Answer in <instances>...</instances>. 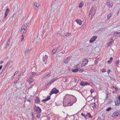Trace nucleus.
Masks as SVG:
<instances>
[{"label":"nucleus","mask_w":120,"mask_h":120,"mask_svg":"<svg viewBox=\"0 0 120 120\" xmlns=\"http://www.w3.org/2000/svg\"><path fill=\"white\" fill-rule=\"evenodd\" d=\"M26 26L25 25H23L21 27V30L20 32L22 34L25 33L26 32Z\"/></svg>","instance_id":"1"},{"label":"nucleus","mask_w":120,"mask_h":120,"mask_svg":"<svg viewBox=\"0 0 120 120\" xmlns=\"http://www.w3.org/2000/svg\"><path fill=\"white\" fill-rule=\"evenodd\" d=\"M34 110L38 113H40L41 111V110L40 107L37 106L35 105L34 106Z\"/></svg>","instance_id":"2"},{"label":"nucleus","mask_w":120,"mask_h":120,"mask_svg":"<svg viewBox=\"0 0 120 120\" xmlns=\"http://www.w3.org/2000/svg\"><path fill=\"white\" fill-rule=\"evenodd\" d=\"M59 92L58 90H57L56 88H53L51 92H50V95H52L53 94H56Z\"/></svg>","instance_id":"3"},{"label":"nucleus","mask_w":120,"mask_h":120,"mask_svg":"<svg viewBox=\"0 0 120 120\" xmlns=\"http://www.w3.org/2000/svg\"><path fill=\"white\" fill-rule=\"evenodd\" d=\"M120 115V112L116 111L113 113L112 115V117L114 118H116Z\"/></svg>","instance_id":"4"},{"label":"nucleus","mask_w":120,"mask_h":120,"mask_svg":"<svg viewBox=\"0 0 120 120\" xmlns=\"http://www.w3.org/2000/svg\"><path fill=\"white\" fill-rule=\"evenodd\" d=\"M106 4L108 6L111 8L113 5V4L111 0H107Z\"/></svg>","instance_id":"5"},{"label":"nucleus","mask_w":120,"mask_h":120,"mask_svg":"<svg viewBox=\"0 0 120 120\" xmlns=\"http://www.w3.org/2000/svg\"><path fill=\"white\" fill-rule=\"evenodd\" d=\"M97 38V37L96 36H95L93 37L90 39L89 41L90 43H91L94 41H95Z\"/></svg>","instance_id":"6"},{"label":"nucleus","mask_w":120,"mask_h":120,"mask_svg":"<svg viewBox=\"0 0 120 120\" xmlns=\"http://www.w3.org/2000/svg\"><path fill=\"white\" fill-rule=\"evenodd\" d=\"M95 13V11L93 10V7H92L89 13V14H91V15H94Z\"/></svg>","instance_id":"7"},{"label":"nucleus","mask_w":120,"mask_h":120,"mask_svg":"<svg viewBox=\"0 0 120 120\" xmlns=\"http://www.w3.org/2000/svg\"><path fill=\"white\" fill-rule=\"evenodd\" d=\"M88 60L86 59H85L83 61V63L82 64V66H85V65L86 64L88 63Z\"/></svg>","instance_id":"8"},{"label":"nucleus","mask_w":120,"mask_h":120,"mask_svg":"<svg viewBox=\"0 0 120 120\" xmlns=\"http://www.w3.org/2000/svg\"><path fill=\"white\" fill-rule=\"evenodd\" d=\"M51 71H50V72H49V73L48 74H47V75H45V76H43L42 77L43 78H45V79L48 78L50 76H51Z\"/></svg>","instance_id":"9"},{"label":"nucleus","mask_w":120,"mask_h":120,"mask_svg":"<svg viewBox=\"0 0 120 120\" xmlns=\"http://www.w3.org/2000/svg\"><path fill=\"white\" fill-rule=\"evenodd\" d=\"M48 56L45 55V56H43V61L44 62H46L47 60Z\"/></svg>","instance_id":"10"},{"label":"nucleus","mask_w":120,"mask_h":120,"mask_svg":"<svg viewBox=\"0 0 120 120\" xmlns=\"http://www.w3.org/2000/svg\"><path fill=\"white\" fill-rule=\"evenodd\" d=\"M57 79L58 78H56L54 79H52L51 80L50 82H49V83H47V86L48 85V84H50L51 83H53L55 81H56Z\"/></svg>","instance_id":"11"},{"label":"nucleus","mask_w":120,"mask_h":120,"mask_svg":"<svg viewBox=\"0 0 120 120\" xmlns=\"http://www.w3.org/2000/svg\"><path fill=\"white\" fill-rule=\"evenodd\" d=\"M10 11L9 9L8 8H7L6 9L5 13V15L4 17L5 18H6L7 15V13H8Z\"/></svg>","instance_id":"12"},{"label":"nucleus","mask_w":120,"mask_h":120,"mask_svg":"<svg viewBox=\"0 0 120 120\" xmlns=\"http://www.w3.org/2000/svg\"><path fill=\"white\" fill-rule=\"evenodd\" d=\"M27 81L29 82V84H30L33 82V80L32 78V77H30V78L27 80Z\"/></svg>","instance_id":"13"},{"label":"nucleus","mask_w":120,"mask_h":120,"mask_svg":"<svg viewBox=\"0 0 120 120\" xmlns=\"http://www.w3.org/2000/svg\"><path fill=\"white\" fill-rule=\"evenodd\" d=\"M76 21L77 23V24H79L80 25L81 24V21L80 19H76Z\"/></svg>","instance_id":"14"},{"label":"nucleus","mask_w":120,"mask_h":120,"mask_svg":"<svg viewBox=\"0 0 120 120\" xmlns=\"http://www.w3.org/2000/svg\"><path fill=\"white\" fill-rule=\"evenodd\" d=\"M69 95L68 94L66 95L64 97L63 99L64 101L65 100L68 99L69 98Z\"/></svg>","instance_id":"15"},{"label":"nucleus","mask_w":120,"mask_h":120,"mask_svg":"<svg viewBox=\"0 0 120 120\" xmlns=\"http://www.w3.org/2000/svg\"><path fill=\"white\" fill-rule=\"evenodd\" d=\"M32 50L31 49H27L25 51V54H28L31 50Z\"/></svg>","instance_id":"16"},{"label":"nucleus","mask_w":120,"mask_h":120,"mask_svg":"<svg viewBox=\"0 0 120 120\" xmlns=\"http://www.w3.org/2000/svg\"><path fill=\"white\" fill-rule=\"evenodd\" d=\"M35 101V103H38L40 102V101L38 97H36Z\"/></svg>","instance_id":"17"},{"label":"nucleus","mask_w":120,"mask_h":120,"mask_svg":"<svg viewBox=\"0 0 120 120\" xmlns=\"http://www.w3.org/2000/svg\"><path fill=\"white\" fill-rule=\"evenodd\" d=\"M70 57H69L67 58L65 60L64 62L65 64H67L70 60Z\"/></svg>","instance_id":"18"},{"label":"nucleus","mask_w":120,"mask_h":120,"mask_svg":"<svg viewBox=\"0 0 120 120\" xmlns=\"http://www.w3.org/2000/svg\"><path fill=\"white\" fill-rule=\"evenodd\" d=\"M38 74H36V73L34 72H31L30 73V77H32L33 76L36 75Z\"/></svg>","instance_id":"19"},{"label":"nucleus","mask_w":120,"mask_h":120,"mask_svg":"<svg viewBox=\"0 0 120 120\" xmlns=\"http://www.w3.org/2000/svg\"><path fill=\"white\" fill-rule=\"evenodd\" d=\"M11 62V61H9L7 63V64L5 67V68H7L8 67L9 65L10 64Z\"/></svg>","instance_id":"20"},{"label":"nucleus","mask_w":120,"mask_h":120,"mask_svg":"<svg viewBox=\"0 0 120 120\" xmlns=\"http://www.w3.org/2000/svg\"><path fill=\"white\" fill-rule=\"evenodd\" d=\"M86 117L88 116V117L90 118H92V116L90 113H87L86 114Z\"/></svg>","instance_id":"21"},{"label":"nucleus","mask_w":120,"mask_h":120,"mask_svg":"<svg viewBox=\"0 0 120 120\" xmlns=\"http://www.w3.org/2000/svg\"><path fill=\"white\" fill-rule=\"evenodd\" d=\"M71 34V33L67 32L64 34V35L65 36H69Z\"/></svg>","instance_id":"22"},{"label":"nucleus","mask_w":120,"mask_h":120,"mask_svg":"<svg viewBox=\"0 0 120 120\" xmlns=\"http://www.w3.org/2000/svg\"><path fill=\"white\" fill-rule=\"evenodd\" d=\"M112 14V13L111 12L107 15V19H110Z\"/></svg>","instance_id":"23"},{"label":"nucleus","mask_w":120,"mask_h":120,"mask_svg":"<svg viewBox=\"0 0 120 120\" xmlns=\"http://www.w3.org/2000/svg\"><path fill=\"white\" fill-rule=\"evenodd\" d=\"M115 105H118L120 104V101L119 100H117L115 102Z\"/></svg>","instance_id":"24"},{"label":"nucleus","mask_w":120,"mask_h":120,"mask_svg":"<svg viewBox=\"0 0 120 120\" xmlns=\"http://www.w3.org/2000/svg\"><path fill=\"white\" fill-rule=\"evenodd\" d=\"M34 5L37 7L38 8L40 6V4L39 3L36 2L34 4Z\"/></svg>","instance_id":"25"},{"label":"nucleus","mask_w":120,"mask_h":120,"mask_svg":"<svg viewBox=\"0 0 120 120\" xmlns=\"http://www.w3.org/2000/svg\"><path fill=\"white\" fill-rule=\"evenodd\" d=\"M91 106L93 108H95L96 107V103L95 102L91 104Z\"/></svg>","instance_id":"26"},{"label":"nucleus","mask_w":120,"mask_h":120,"mask_svg":"<svg viewBox=\"0 0 120 120\" xmlns=\"http://www.w3.org/2000/svg\"><path fill=\"white\" fill-rule=\"evenodd\" d=\"M83 5V2H81L79 4V7L80 8H81L82 7Z\"/></svg>","instance_id":"27"},{"label":"nucleus","mask_w":120,"mask_h":120,"mask_svg":"<svg viewBox=\"0 0 120 120\" xmlns=\"http://www.w3.org/2000/svg\"><path fill=\"white\" fill-rule=\"evenodd\" d=\"M78 71V69L77 68H75V69H73L72 70V71L73 72H75Z\"/></svg>","instance_id":"28"},{"label":"nucleus","mask_w":120,"mask_h":120,"mask_svg":"<svg viewBox=\"0 0 120 120\" xmlns=\"http://www.w3.org/2000/svg\"><path fill=\"white\" fill-rule=\"evenodd\" d=\"M112 59L113 58L112 57H111L110 59V60L108 61V63L109 64L111 63L112 60Z\"/></svg>","instance_id":"29"},{"label":"nucleus","mask_w":120,"mask_h":120,"mask_svg":"<svg viewBox=\"0 0 120 120\" xmlns=\"http://www.w3.org/2000/svg\"><path fill=\"white\" fill-rule=\"evenodd\" d=\"M10 38L9 39L7 43V45H6V47H7V46H8L9 44H10Z\"/></svg>","instance_id":"30"},{"label":"nucleus","mask_w":120,"mask_h":120,"mask_svg":"<svg viewBox=\"0 0 120 120\" xmlns=\"http://www.w3.org/2000/svg\"><path fill=\"white\" fill-rule=\"evenodd\" d=\"M40 113H38L37 115V117L38 118H39L41 115L40 114Z\"/></svg>","instance_id":"31"},{"label":"nucleus","mask_w":120,"mask_h":120,"mask_svg":"<svg viewBox=\"0 0 120 120\" xmlns=\"http://www.w3.org/2000/svg\"><path fill=\"white\" fill-rule=\"evenodd\" d=\"M119 60H117L115 62V64L117 66L118 65H119Z\"/></svg>","instance_id":"32"},{"label":"nucleus","mask_w":120,"mask_h":120,"mask_svg":"<svg viewBox=\"0 0 120 120\" xmlns=\"http://www.w3.org/2000/svg\"><path fill=\"white\" fill-rule=\"evenodd\" d=\"M85 82H82L80 83V84L81 86H84L85 85Z\"/></svg>","instance_id":"33"},{"label":"nucleus","mask_w":120,"mask_h":120,"mask_svg":"<svg viewBox=\"0 0 120 120\" xmlns=\"http://www.w3.org/2000/svg\"><path fill=\"white\" fill-rule=\"evenodd\" d=\"M32 99L30 98H29L28 100H26V99L25 100V101H28L30 103V102L31 101H32Z\"/></svg>","instance_id":"34"},{"label":"nucleus","mask_w":120,"mask_h":120,"mask_svg":"<svg viewBox=\"0 0 120 120\" xmlns=\"http://www.w3.org/2000/svg\"><path fill=\"white\" fill-rule=\"evenodd\" d=\"M112 109L111 108V107H109L107 108L106 109V111H109Z\"/></svg>","instance_id":"35"},{"label":"nucleus","mask_w":120,"mask_h":120,"mask_svg":"<svg viewBox=\"0 0 120 120\" xmlns=\"http://www.w3.org/2000/svg\"><path fill=\"white\" fill-rule=\"evenodd\" d=\"M81 115L84 117L85 118H86V115H85L83 113H82L81 114Z\"/></svg>","instance_id":"36"},{"label":"nucleus","mask_w":120,"mask_h":120,"mask_svg":"<svg viewBox=\"0 0 120 120\" xmlns=\"http://www.w3.org/2000/svg\"><path fill=\"white\" fill-rule=\"evenodd\" d=\"M32 118L31 120H35V118L34 117V115L33 114H32Z\"/></svg>","instance_id":"37"},{"label":"nucleus","mask_w":120,"mask_h":120,"mask_svg":"<svg viewBox=\"0 0 120 120\" xmlns=\"http://www.w3.org/2000/svg\"><path fill=\"white\" fill-rule=\"evenodd\" d=\"M22 38L21 39V41H22L24 40V35H22Z\"/></svg>","instance_id":"38"},{"label":"nucleus","mask_w":120,"mask_h":120,"mask_svg":"<svg viewBox=\"0 0 120 120\" xmlns=\"http://www.w3.org/2000/svg\"><path fill=\"white\" fill-rule=\"evenodd\" d=\"M101 71L103 72H105L106 71L104 69H103V68L102 69H101Z\"/></svg>","instance_id":"39"},{"label":"nucleus","mask_w":120,"mask_h":120,"mask_svg":"<svg viewBox=\"0 0 120 120\" xmlns=\"http://www.w3.org/2000/svg\"><path fill=\"white\" fill-rule=\"evenodd\" d=\"M56 49H54L52 51V52H53V54H54L55 52H56Z\"/></svg>","instance_id":"40"},{"label":"nucleus","mask_w":120,"mask_h":120,"mask_svg":"<svg viewBox=\"0 0 120 120\" xmlns=\"http://www.w3.org/2000/svg\"><path fill=\"white\" fill-rule=\"evenodd\" d=\"M50 99V97L48 96L47 97V98L46 99V100H47V101L49 100Z\"/></svg>","instance_id":"41"},{"label":"nucleus","mask_w":120,"mask_h":120,"mask_svg":"<svg viewBox=\"0 0 120 120\" xmlns=\"http://www.w3.org/2000/svg\"><path fill=\"white\" fill-rule=\"evenodd\" d=\"M85 85H90V83H88L87 82H85Z\"/></svg>","instance_id":"42"},{"label":"nucleus","mask_w":120,"mask_h":120,"mask_svg":"<svg viewBox=\"0 0 120 120\" xmlns=\"http://www.w3.org/2000/svg\"><path fill=\"white\" fill-rule=\"evenodd\" d=\"M19 81V79H18L17 80H15L14 82V84H15L17 83L18 81Z\"/></svg>","instance_id":"43"},{"label":"nucleus","mask_w":120,"mask_h":120,"mask_svg":"<svg viewBox=\"0 0 120 120\" xmlns=\"http://www.w3.org/2000/svg\"><path fill=\"white\" fill-rule=\"evenodd\" d=\"M42 101L44 102H46V101H47V100H46V99H43L42 100Z\"/></svg>","instance_id":"44"},{"label":"nucleus","mask_w":120,"mask_h":120,"mask_svg":"<svg viewBox=\"0 0 120 120\" xmlns=\"http://www.w3.org/2000/svg\"><path fill=\"white\" fill-rule=\"evenodd\" d=\"M115 87V90H116V91H117L118 90V88L116 87H115V86H113V88H114Z\"/></svg>","instance_id":"45"},{"label":"nucleus","mask_w":120,"mask_h":120,"mask_svg":"<svg viewBox=\"0 0 120 120\" xmlns=\"http://www.w3.org/2000/svg\"><path fill=\"white\" fill-rule=\"evenodd\" d=\"M72 104H70V103H68V105H66V106H71L72 105Z\"/></svg>","instance_id":"46"},{"label":"nucleus","mask_w":120,"mask_h":120,"mask_svg":"<svg viewBox=\"0 0 120 120\" xmlns=\"http://www.w3.org/2000/svg\"><path fill=\"white\" fill-rule=\"evenodd\" d=\"M90 92L92 94L93 92H94V90L92 89H91V90H90Z\"/></svg>","instance_id":"47"},{"label":"nucleus","mask_w":120,"mask_h":120,"mask_svg":"<svg viewBox=\"0 0 120 120\" xmlns=\"http://www.w3.org/2000/svg\"><path fill=\"white\" fill-rule=\"evenodd\" d=\"M60 46H59V47H56V48L55 49H56V51H57V50L58 49L59 47Z\"/></svg>","instance_id":"48"},{"label":"nucleus","mask_w":120,"mask_h":120,"mask_svg":"<svg viewBox=\"0 0 120 120\" xmlns=\"http://www.w3.org/2000/svg\"><path fill=\"white\" fill-rule=\"evenodd\" d=\"M110 70H109L107 71V72L108 73V74H109L110 73Z\"/></svg>","instance_id":"49"},{"label":"nucleus","mask_w":120,"mask_h":120,"mask_svg":"<svg viewBox=\"0 0 120 120\" xmlns=\"http://www.w3.org/2000/svg\"><path fill=\"white\" fill-rule=\"evenodd\" d=\"M3 62H4L3 61H1L0 63V64H3Z\"/></svg>","instance_id":"50"},{"label":"nucleus","mask_w":120,"mask_h":120,"mask_svg":"<svg viewBox=\"0 0 120 120\" xmlns=\"http://www.w3.org/2000/svg\"><path fill=\"white\" fill-rule=\"evenodd\" d=\"M120 33V32H115L114 33L115 34H119Z\"/></svg>","instance_id":"51"},{"label":"nucleus","mask_w":120,"mask_h":120,"mask_svg":"<svg viewBox=\"0 0 120 120\" xmlns=\"http://www.w3.org/2000/svg\"><path fill=\"white\" fill-rule=\"evenodd\" d=\"M118 99L120 101V96H119L118 97Z\"/></svg>","instance_id":"52"},{"label":"nucleus","mask_w":120,"mask_h":120,"mask_svg":"<svg viewBox=\"0 0 120 120\" xmlns=\"http://www.w3.org/2000/svg\"><path fill=\"white\" fill-rule=\"evenodd\" d=\"M108 94H106V95H107V96H106V99H107V98H108Z\"/></svg>","instance_id":"53"},{"label":"nucleus","mask_w":120,"mask_h":120,"mask_svg":"<svg viewBox=\"0 0 120 120\" xmlns=\"http://www.w3.org/2000/svg\"><path fill=\"white\" fill-rule=\"evenodd\" d=\"M2 65H1L0 66V70L2 68Z\"/></svg>","instance_id":"54"},{"label":"nucleus","mask_w":120,"mask_h":120,"mask_svg":"<svg viewBox=\"0 0 120 120\" xmlns=\"http://www.w3.org/2000/svg\"><path fill=\"white\" fill-rule=\"evenodd\" d=\"M18 73V71H16V72H15V74H17V73Z\"/></svg>","instance_id":"55"},{"label":"nucleus","mask_w":120,"mask_h":120,"mask_svg":"<svg viewBox=\"0 0 120 120\" xmlns=\"http://www.w3.org/2000/svg\"><path fill=\"white\" fill-rule=\"evenodd\" d=\"M96 59L95 60V62H94L95 63V64H96L97 63V62L96 61Z\"/></svg>","instance_id":"56"},{"label":"nucleus","mask_w":120,"mask_h":120,"mask_svg":"<svg viewBox=\"0 0 120 120\" xmlns=\"http://www.w3.org/2000/svg\"><path fill=\"white\" fill-rule=\"evenodd\" d=\"M75 102H74V103L75 102L77 101L76 98H75Z\"/></svg>","instance_id":"57"},{"label":"nucleus","mask_w":120,"mask_h":120,"mask_svg":"<svg viewBox=\"0 0 120 120\" xmlns=\"http://www.w3.org/2000/svg\"><path fill=\"white\" fill-rule=\"evenodd\" d=\"M93 16L94 15H91V18H93Z\"/></svg>","instance_id":"58"},{"label":"nucleus","mask_w":120,"mask_h":120,"mask_svg":"<svg viewBox=\"0 0 120 120\" xmlns=\"http://www.w3.org/2000/svg\"><path fill=\"white\" fill-rule=\"evenodd\" d=\"M111 42H110L109 43V45H110V44H111Z\"/></svg>","instance_id":"59"},{"label":"nucleus","mask_w":120,"mask_h":120,"mask_svg":"<svg viewBox=\"0 0 120 120\" xmlns=\"http://www.w3.org/2000/svg\"><path fill=\"white\" fill-rule=\"evenodd\" d=\"M33 86V85H32V86H31V87H30V88H32Z\"/></svg>","instance_id":"60"},{"label":"nucleus","mask_w":120,"mask_h":120,"mask_svg":"<svg viewBox=\"0 0 120 120\" xmlns=\"http://www.w3.org/2000/svg\"><path fill=\"white\" fill-rule=\"evenodd\" d=\"M67 79H66V80H65V82H67Z\"/></svg>","instance_id":"61"},{"label":"nucleus","mask_w":120,"mask_h":120,"mask_svg":"<svg viewBox=\"0 0 120 120\" xmlns=\"http://www.w3.org/2000/svg\"><path fill=\"white\" fill-rule=\"evenodd\" d=\"M15 74H14V75H13V76H15Z\"/></svg>","instance_id":"62"},{"label":"nucleus","mask_w":120,"mask_h":120,"mask_svg":"<svg viewBox=\"0 0 120 120\" xmlns=\"http://www.w3.org/2000/svg\"><path fill=\"white\" fill-rule=\"evenodd\" d=\"M25 99L26 98V97H25Z\"/></svg>","instance_id":"63"},{"label":"nucleus","mask_w":120,"mask_h":120,"mask_svg":"<svg viewBox=\"0 0 120 120\" xmlns=\"http://www.w3.org/2000/svg\"><path fill=\"white\" fill-rule=\"evenodd\" d=\"M63 106H64V104H63Z\"/></svg>","instance_id":"64"}]
</instances>
